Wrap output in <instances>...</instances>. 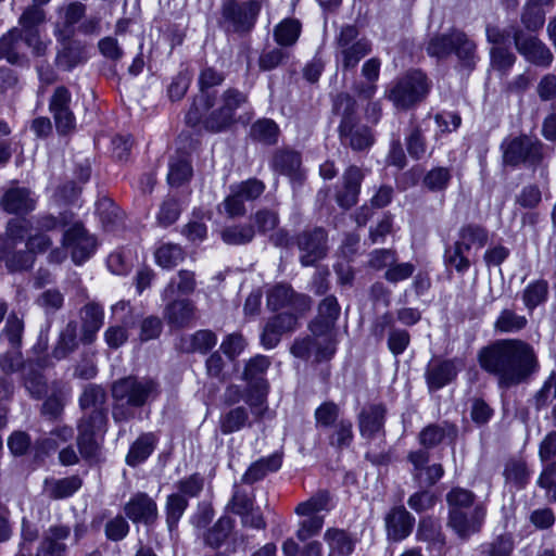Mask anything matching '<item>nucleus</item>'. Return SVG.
<instances>
[{
	"instance_id": "1",
	"label": "nucleus",
	"mask_w": 556,
	"mask_h": 556,
	"mask_svg": "<svg viewBox=\"0 0 556 556\" xmlns=\"http://www.w3.org/2000/svg\"><path fill=\"white\" fill-rule=\"evenodd\" d=\"M480 367L497 379L500 388L526 381L538 371L539 361L531 344L520 339L498 340L480 350Z\"/></svg>"
},
{
	"instance_id": "2",
	"label": "nucleus",
	"mask_w": 556,
	"mask_h": 556,
	"mask_svg": "<svg viewBox=\"0 0 556 556\" xmlns=\"http://www.w3.org/2000/svg\"><path fill=\"white\" fill-rule=\"evenodd\" d=\"M247 101L243 92L229 88L219 98L212 93H199L186 114L190 126L201 124L211 132H220L235 123V114Z\"/></svg>"
},
{
	"instance_id": "3",
	"label": "nucleus",
	"mask_w": 556,
	"mask_h": 556,
	"mask_svg": "<svg viewBox=\"0 0 556 556\" xmlns=\"http://www.w3.org/2000/svg\"><path fill=\"white\" fill-rule=\"evenodd\" d=\"M161 394L157 381L151 378L126 377L112 384L114 401L112 417L115 422H126L135 418V409L155 401Z\"/></svg>"
},
{
	"instance_id": "4",
	"label": "nucleus",
	"mask_w": 556,
	"mask_h": 556,
	"mask_svg": "<svg viewBox=\"0 0 556 556\" xmlns=\"http://www.w3.org/2000/svg\"><path fill=\"white\" fill-rule=\"evenodd\" d=\"M334 112L341 116L339 136L341 142L354 151H363L374 143L371 130L358 123L356 101L349 93H340L333 102Z\"/></svg>"
},
{
	"instance_id": "5",
	"label": "nucleus",
	"mask_w": 556,
	"mask_h": 556,
	"mask_svg": "<svg viewBox=\"0 0 556 556\" xmlns=\"http://www.w3.org/2000/svg\"><path fill=\"white\" fill-rule=\"evenodd\" d=\"M371 51V41L354 25L342 26L334 37V56L343 72L354 70Z\"/></svg>"
},
{
	"instance_id": "6",
	"label": "nucleus",
	"mask_w": 556,
	"mask_h": 556,
	"mask_svg": "<svg viewBox=\"0 0 556 556\" xmlns=\"http://www.w3.org/2000/svg\"><path fill=\"white\" fill-rule=\"evenodd\" d=\"M430 84L420 71H412L394 80L386 91V98L397 110H409L424 101L429 93Z\"/></svg>"
},
{
	"instance_id": "7",
	"label": "nucleus",
	"mask_w": 556,
	"mask_h": 556,
	"mask_svg": "<svg viewBox=\"0 0 556 556\" xmlns=\"http://www.w3.org/2000/svg\"><path fill=\"white\" fill-rule=\"evenodd\" d=\"M270 365L268 357L256 355L251 358L244 368L243 379L248 382V394L245 402L256 419H262L267 412L264 405L266 402L268 384L264 379V375Z\"/></svg>"
},
{
	"instance_id": "8",
	"label": "nucleus",
	"mask_w": 556,
	"mask_h": 556,
	"mask_svg": "<svg viewBox=\"0 0 556 556\" xmlns=\"http://www.w3.org/2000/svg\"><path fill=\"white\" fill-rule=\"evenodd\" d=\"M106 422L104 412L94 410L78 424L77 445L81 457L87 462H97L100 456V444L96 439L97 432L103 431Z\"/></svg>"
},
{
	"instance_id": "9",
	"label": "nucleus",
	"mask_w": 556,
	"mask_h": 556,
	"mask_svg": "<svg viewBox=\"0 0 556 556\" xmlns=\"http://www.w3.org/2000/svg\"><path fill=\"white\" fill-rule=\"evenodd\" d=\"M22 227L10 223L7 229V237H0V260L5 262L9 271H22L33 267L35 256L27 251H14L17 240H23Z\"/></svg>"
},
{
	"instance_id": "10",
	"label": "nucleus",
	"mask_w": 556,
	"mask_h": 556,
	"mask_svg": "<svg viewBox=\"0 0 556 556\" xmlns=\"http://www.w3.org/2000/svg\"><path fill=\"white\" fill-rule=\"evenodd\" d=\"M264 0L239 2L227 0L222 8L225 22L229 23L236 33H249L255 26Z\"/></svg>"
},
{
	"instance_id": "11",
	"label": "nucleus",
	"mask_w": 556,
	"mask_h": 556,
	"mask_svg": "<svg viewBox=\"0 0 556 556\" xmlns=\"http://www.w3.org/2000/svg\"><path fill=\"white\" fill-rule=\"evenodd\" d=\"M502 147L504 149V162L508 165L520 163L535 165L543 159L542 142L526 135L505 141Z\"/></svg>"
},
{
	"instance_id": "12",
	"label": "nucleus",
	"mask_w": 556,
	"mask_h": 556,
	"mask_svg": "<svg viewBox=\"0 0 556 556\" xmlns=\"http://www.w3.org/2000/svg\"><path fill=\"white\" fill-rule=\"evenodd\" d=\"M300 263L304 267L314 266L328 252V236L325 229L316 227L296 236Z\"/></svg>"
},
{
	"instance_id": "13",
	"label": "nucleus",
	"mask_w": 556,
	"mask_h": 556,
	"mask_svg": "<svg viewBox=\"0 0 556 556\" xmlns=\"http://www.w3.org/2000/svg\"><path fill=\"white\" fill-rule=\"evenodd\" d=\"M72 528L64 523L50 526L42 534V539L35 553H26L25 546L17 556H66L67 541L71 540Z\"/></svg>"
},
{
	"instance_id": "14",
	"label": "nucleus",
	"mask_w": 556,
	"mask_h": 556,
	"mask_svg": "<svg viewBox=\"0 0 556 556\" xmlns=\"http://www.w3.org/2000/svg\"><path fill=\"white\" fill-rule=\"evenodd\" d=\"M45 21L46 12L42 8H38L37 5L26 7L18 17V28L24 35V42L37 56L43 55L47 49L39 34V26L42 25Z\"/></svg>"
},
{
	"instance_id": "15",
	"label": "nucleus",
	"mask_w": 556,
	"mask_h": 556,
	"mask_svg": "<svg viewBox=\"0 0 556 556\" xmlns=\"http://www.w3.org/2000/svg\"><path fill=\"white\" fill-rule=\"evenodd\" d=\"M63 247L71 252L73 262L80 265L94 253L97 240L80 223H75L64 231Z\"/></svg>"
},
{
	"instance_id": "16",
	"label": "nucleus",
	"mask_w": 556,
	"mask_h": 556,
	"mask_svg": "<svg viewBox=\"0 0 556 556\" xmlns=\"http://www.w3.org/2000/svg\"><path fill=\"white\" fill-rule=\"evenodd\" d=\"M514 42L517 51L528 62L540 67H548L552 64L554 60L552 51L536 37L526 35L518 29L514 33Z\"/></svg>"
},
{
	"instance_id": "17",
	"label": "nucleus",
	"mask_w": 556,
	"mask_h": 556,
	"mask_svg": "<svg viewBox=\"0 0 556 556\" xmlns=\"http://www.w3.org/2000/svg\"><path fill=\"white\" fill-rule=\"evenodd\" d=\"M72 96L67 88H55L49 102V110L60 134H67L76 126V118L71 109Z\"/></svg>"
},
{
	"instance_id": "18",
	"label": "nucleus",
	"mask_w": 556,
	"mask_h": 556,
	"mask_svg": "<svg viewBox=\"0 0 556 556\" xmlns=\"http://www.w3.org/2000/svg\"><path fill=\"white\" fill-rule=\"evenodd\" d=\"M336 351V344L332 337H316L295 340L291 346V353L295 357L308 358L315 355L317 361L330 358Z\"/></svg>"
},
{
	"instance_id": "19",
	"label": "nucleus",
	"mask_w": 556,
	"mask_h": 556,
	"mask_svg": "<svg viewBox=\"0 0 556 556\" xmlns=\"http://www.w3.org/2000/svg\"><path fill=\"white\" fill-rule=\"evenodd\" d=\"M485 517V509L483 506H476L470 513L459 508L450 509V527L462 539H467L471 534L477 533Z\"/></svg>"
},
{
	"instance_id": "20",
	"label": "nucleus",
	"mask_w": 556,
	"mask_h": 556,
	"mask_svg": "<svg viewBox=\"0 0 556 556\" xmlns=\"http://www.w3.org/2000/svg\"><path fill=\"white\" fill-rule=\"evenodd\" d=\"M124 511L132 522L146 526L154 523L159 515L155 501L143 492L134 494L125 504Z\"/></svg>"
},
{
	"instance_id": "21",
	"label": "nucleus",
	"mask_w": 556,
	"mask_h": 556,
	"mask_svg": "<svg viewBox=\"0 0 556 556\" xmlns=\"http://www.w3.org/2000/svg\"><path fill=\"white\" fill-rule=\"evenodd\" d=\"M341 308L334 295H328L318 305V314L311 323L309 329L316 337H332L331 331L340 315Z\"/></svg>"
},
{
	"instance_id": "22",
	"label": "nucleus",
	"mask_w": 556,
	"mask_h": 556,
	"mask_svg": "<svg viewBox=\"0 0 556 556\" xmlns=\"http://www.w3.org/2000/svg\"><path fill=\"white\" fill-rule=\"evenodd\" d=\"M407 459L413 465V477L418 482L425 481L427 485H433L444 473L441 464L426 466L429 462V453L425 450L410 452Z\"/></svg>"
},
{
	"instance_id": "23",
	"label": "nucleus",
	"mask_w": 556,
	"mask_h": 556,
	"mask_svg": "<svg viewBox=\"0 0 556 556\" xmlns=\"http://www.w3.org/2000/svg\"><path fill=\"white\" fill-rule=\"evenodd\" d=\"M298 317L293 314L282 313L270 318L264 327L261 336L262 344L266 349L275 348L280 337L296 327Z\"/></svg>"
},
{
	"instance_id": "24",
	"label": "nucleus",
	"mask_w": 556,
	"mask_h": 556,
	"mask_svg": "<svg viewBox=\"0 0 556 556\" xmlns=\"http://www.w3.org/2000/svg\"><path fill=\"white\" fill-rule=\"evenodd\" d=\"M462 70L471 72L479 60L477 43L466 33L454 29L453 51Z\"/></svg>"
},
{
	"instance_id": "25",
	"label": "nucleus",
	"mask_w": 556,
	"mask_h": 556,
	"mask_svg": "<svg viewBox=\"0 0 556 556\" xmlns=\"http://www.w3.org/2000/svg\"><path fill=\"white\" fill-rule=\"evenodd\" d=\"M414 523L415 518L403 506L392 508L386 516L388 536L393 541H401L407 538L413 530Z\"/></svg>"
},
{
	"instance_id": "26",
	"label": "nucleus",
	"mask_w": 556,
	"mask_h": 556,
	"mask_svg": "<svg viewBox=\"0 0 556 556\" xmlns=\"http://www.w3.org/2000/svg\"><path fill=\"white\" fill-rule=\"evenodd\" d=\"M458 374V362L444 359L432 363L426 370V380L430 390H439L452 382Z\"/></svg>"
},
{
	"instance_id": "27",
	"label": "nucleus",
	"mask_w": 556,
	"mask_h": 556,
	"mask_svg": "<svg viewBox=\"0 0 556 556\" xmlns=\"http://www.w3.org/2000/svg\"><path fill=\"white\" fill-rule=\"evenodd\" d=\"M386 407L382 404H371L363 408L358 415V427L362 437L371 439L383 431Z\"/></svg>"
},
{
	"instance_id": "28",
	"label": "nucleus",
	"mask_w": 556,
	"mask_h": 556,
	"mask_svg": "<svg viewBox=\"0 0 556 556\" xmlns=\"http://www.w3.org/2000/svg\"><path fill=\"white\" fill-rule=\"evenodd\" d=\"M0 205L10 214H26L35 208L36 201L28 189L13 187L5 191Z\"/></svg>"
},
{
	"instance_id": "29",
	"label": "nucleus",
	"mask_w": 556,
	"mask_h": 556,
	"mask_svg": "<svg viewBox=\"0 0 556 556\" xmlns=\"http://www.w3.org/2000/svg\"><path fill=\"white\" fill-rule=\"evenodd\" d=\"M195 314V306L188 299L172 300L164 309V318L168 325L177 328L189 325Z\"/></svg>"
},
{
	"instance_id": "30",
	"label": "nucleus",
	"mask_w": 556,
	"mask_h": 556,
	"mask_svg": "<svg viewBox=\"0 0 556 556\" xmlns=\"http://www.w3.org/2000/svg\"><path fill=\"white\" fill-rule=\"evenodd\" d=\"M381 61L378 58H370L362 65V76L366 79L365 83H356L353 86L354 92L362 99L369 100L374 98L377 92V80L380 75Z\"/></svg>"
},
{
	"instance_id": "31",
	"label": "nucleus",
	"mask_w": 556,
	"mask_h": 556,
	"mask_svg": "<svg viewBox=\"0 0 556 556\" xmlns=\"http://www.w3.org/2000/svg\"><path fill=\"white\" fill-rule=\"evenodd\" d=\"M81 338L85 344L93 342L103 325L104 313L100 305L88 303L81 309Z\"/></svg>"
},
{
	"instance_id": "32",
	"label": "nucleus",
	"mask_w": 556,
	"mask_h": 556,
	"mask_svg": "<svg viewBox=\"0 0 556 556\" xmlns=\"http://www.w3.org/2000/svg\"><path fill=\"white\" fill-rule=\"evenodd\" d=\"M24 35L18 27H13L0 38V60L16 64L25 56L23 52Z\"/></svg>"
},
{
	"instance_id": "33",
	"label": "nucleus",
	"mask_w": 556,
	"mask_h": 556,
	"mask_svg": "<svg viewBox=\"0 0 556 556\" xmlns=\"http://www.w3.org/2000/svg\"><path fill=\"white\" fill-rule=\"evenodd\" d=\"M83 481L78 476L65 477L62 479H46L43 493L52 500H63L72 496L81 488Z\"/></svg>"
},
{
	"instance_id": "34",
	"label": "nucleus",
	"mask_w": 556,
	"mask_h": 556,
	"mask_svg": "<svg viewBox=\"0 0 556 556\" xmlns=\"http://www.w3.org/2000/svg\"><path fill=\"white\" fill-rule=\"evenodd\" d=\"M324 540L329 548L328 556H348L352 554L355 547V540L352 535L338 528L327 529Z\"/></svg>"
},
{
	"instance_id": "35",
	"label": "nucleus",
	"mask_w": 556,
	"mask_h": 556,
	"mask_svg": "<svg viewBox=\"0 0 556 556\" xmlns=\"http://www.w3.org/2000/svg\"><path fill=\"white\" fill-rule=\"evenodd\" d=\"M489 240L488 230L478 224H466L458 230V239L455 241L467 252L472 249H482Z\"/></svg>"
},
{
	"instance_id": "36",
	"label": "nucleus",
	"mask_w": 556,
	"mask_h": 556,
	"mask_svg": "<svg viewBox=\"0 0 556 556\" xmlns=\"http://www.w3.org/2000/svg\"><path fill=\"white\" fill-rule=\"evenodd\" d=\"M157 440V437L153 432L140 434L131 444L126 456V463L135 467L144 462L154 451Z\"/></svg>"
},
{
	"instance_id": "37",
	"label": "nucleus",
	"mask_w": 556,
	"mask_h": 556,
	"mask_svg": "<svg viewBox=\"0 0 556 556\" xmlns=\"http://www.w3.org/2000/svg\"><path fill=\"white\" fill-rule=\"evenodd\" d=\"M281 455L275 453L253 463L242 476V482L253 484L262 480L268 472L277 471L281 467Z\"/></svg>"
},
{
	"instance_id": "38",
	"label": "nucleus",
	"mask_w": 556,
	"mask_h": 556,
	"mask_svg": "<svg viewBox=\"0 0 556 556\" xmlns=\"http://www.w3.org/2000/svg\"><path fill=\"white\" fill-rule=\"evenodd\" d=\"M528 326L525 315H519L513 308H503L496 317L493 328L500 333H517Z\"/></svg>"
},
{
	"instance_id": "39",
	"label": "nucleus",
	"mask_w": 556,
	"mask_h": 556,
	"mask_svg": "<svg viewBox=\"0 0 556 556\" xmlns=\"http://www.w3.org/2000/svg\"><path fill=\"white\" fill-rule=\"evenodd\" d=\"M235 529V520L228 516H222L207 531L204 533V543L212 547H220Z\"/></svg>"
},
{
	"instance_id": "40",
	"label": "nucleus",
	"mask_w": 556,
	"mask_h": 556,
	"mask_svg": "<svg viewBox=\"0 0 556 556\" xmlns=\"http://www.w3.org/2000/svg\"><path fill=\"white\" fill-rule=\"evenodd\" d=\"M195 286L197 281L194 273L181 269L178 271L176 278L170 279L163 290L162 296L164 300H172L176 293L188 295L195 290Z\"/></svg>"
},
{
	"instance_id": "41",
	"label": "nucleus",
	"mask_w": 556,
	"mask_h": 556,
	"mask_svg": "<svg viewBox=\"0 0 556 556\" xmlns=\"http://www.w3.org/2000/svg\"><path fill=\"white\" fill-rule=\"evenodd\" d=\"M24 386L30 396L40 399L48 392L47 381L40 372L39 366L27 363L23 366Z\"/></svg>"
},
{
	"instance_id": "42",
	"label": "nucleus",
	"mask_w": 556,
	"mask_h": 556,
	"mask_svg": "<svg viewBox=\"0 0 556 556\" xmlns=\"http://www.w3.org/2000/svg\"><path fill=\"white\" fill-rule=\"evenodd\" d=\"M331 496L327 491H318L307 501L295 507L299 516H321L320 513H328L331 509Z\"/></svg>"
},
{
	"instance_id": "43",
	"label": "nucleus",
	"mask_w": 556,
	"mask_h": 556,
	"mask_svg": "<svg viewBox=\"0 0 556 556\" xmlns=\"http://www.w3.org/2000/svg\"><path fill=\"white\" fill-rule=\"evenodd\" d=\"M249 421V413L245 407L238 406L223 413L219 417V429L224 434H230L241 430Z\"/></svg>"
},
{
	"instance_id": "44",
	"label": "nucleus",
	"mask_w": 556,
	"mask_h": 556,
	"mask_svg": "<svg viewBox=\"0 0 556 556\" xmlns=\"http://www.w3.org/2000/svg\"><path fill=\"white\" fill-rule=\"evenodd\" d=\"M548 298V282L538 279L530 282L522 291V302L531 313L535 307L546 302Z\"/></svg>"
},
{
	"instance_id": "45",
	"label": "nucleus",
	"mask_w": 556,
	"mask_h": 556,
	"mask_svg": "<svg viewBox=\"0 0 556 556\" xmlns=\"http://www.w3.org/2000/svg\"><path fill=\"white\" fill-rule=\"evenodd\" d=\"M454 29H450L448 33L445 34H435L430 37L426 51L427 53L439 60L446 59L452 54L453 43H454Z\"/></svg>"
},
{
	"instance_id": "46",
	"label": "nucleus",
	"mask_w": 556,
	"mask_h": 556,
	"mask_svg": "<svg viewBox=\"0 0 556 556\" xmlns=\"http://www.w3.org/2000/svg\"><path fill=\"white\" fill-rule=\"evenodd\" d=\"M271 166L280 174L294 177L301 166V156L294 151H277L273 157Z\"/></svg>"
},
{
	"instance_id": "47",
	"label": "nucleus",
	"mask_w": 556,
	"mask_h": 556,
	"mask_svg": "<svg viewBox=\"0 0 556 556\" xmlns=\"http://www.w3.org/2000/svg\"><path fill=\"white\" fill-rule=\"evenodd\" d=\"M300 34L301 23L295 18H285L274 28L276 42L283 47L294 45Z\"/></svg>"
},
{
	"instance_id": "48",
	"label": "nucleus",
	"mask_w": 556,
	"mask_h": 556,
	"mask_svg": "<svg viewBox=\"0 0 556 556\" xmlns=\"http://www.w3.org/2000/svg\"><path fill=\"white\" fill-rule=\"evenodd\" d=\"M156 263L165 269L177 266L185 258V251L176 243H162L154 253Z\"/></svg>"
},
{
	"instance_id": "49",
	"label": "nucleus",
	"mask_w": 556,
	"mask_h": 556,
	"mask_svg": "<svg viewBox=\"0 0 556 556\" xmlns=\"http://www.w3.org/2000/svg\"><path fill=\"white\" fill-rule=\"evenodd\" d=\"M417 539L429 543L433 547H442L444 536L441 532L440 522L429 517L422 518L418 525Z\"/></svg>"
},
{
	"instance_id": "50",
	"label": "nucleus",
	"mask_w": 556,
	"mask_h": 556,
	"mask_svg": "<svg viewBox=\"0 0 556 556\" xmlns=\"http://www.w3.org/2000/svg\"><path fill=\"white\" fill-rule=\"evenodd\" d=\"M191 176L192 167L187 156L179 155L170 160L167 175V180L170 186L179 187L187 182Z\"/></svg>"
},
{
	"instance_id": "51",
	"label": "nucleus",
	"mask_w": 556,
	"mask_h": 556,
	"mask_svg": "<svg viewBox=\"0 0 556 556\" xmlns=\"http://www.w3.org/2000/svg\"><path fill=\"white\" fill-rule=\"evenodd\" d=\"M77 346V325L76 323L71 321L61 332L60 339L53 349L52 355L56 359L65 358L70 353L74 352Z\"/></svg>"
},
{
	"instance_id": "52",
	"label": "nucleus",
	"mask_w": 556,
	"mask_h": 556,
	"mask_svg": "<svg viewBox=\"0 0 556 556\" xmlns=\"http://www.w3.org/2000/svg\"><path fill=\"white\" fill-rule=\"evenodd\" d=\"M254 236V226L249 224L228 226L220 232L223 241L230 245L247 244L253 240Z\"/></svg>"
},
{
	"instance_id": "53",
	"label": "nucleus",
	"mask_w": 556,
	"mask_h": 556,
	"mask_svg": "<svg viewBox=\"0 0 556 556\" xmlns=\"http://www.w3.org/2000/svg\"><path fill=\"white\" fill-rule=\"evenodd\" d=\"M251 137L264 144H275L278 141V125L269 118L258 119L251 126Z\"/></svg>"
},
{
	"instance_id": "54",
	"label": "nucleus",
	"mask_w": 556,
	"mask_h": 556,
	"mask_svg": "<svg viewBox=\"0 0 556 556\" xmlns=\"http://www.w3.org/2000/svg\"><path fill=\"white\" fill-rule=\"evenodd\" d=\"M466 253L468 252L457 242L447 247L444 252V263L446 267L454 268L458 274L464 275L471 266V261Z\"/></svg>"
},
{
	"instance_id": "55",
	"label": "nucleus",
	"mask_w": 556,
	"mask_h": 556,
	"mask_svg": "<svg viewBox=\"0 0 556 556\" xmlns=\"http://www.w3.org/2000/svg\"><path fill=\"white\" fill-rule=\"evenodd\" d=\"M455 427L447 424L444 426L429 425L420 431L418 439L424 447L432 448L440 444L445 435L455 434Z\"/></svg>"
},
{
	"instance_id": "56",
	"label": "nucleus",
	"mask_w": 556,
	"mask_h": 556,
	"mask_svg": "<svg viewBox=\"0 0 556 556\" xmlns=\"http://www.w3.org/2000/svg\"><path fill=\"white\" fill-rule=\"evenodd\" d=\"M452 179V173L448 167L438 166L431 168L422 178V185L432 192L444 191Z\"/></svg>"
},
{
	"instance_id": "57",
	"label": "nucleus",
	"mask_w": 556,
	"mask_h": 556,
	"mask_svg": "<svg viewBox=\"0 0 556 556\" xmlns=\"http://www.w3.org/2000/svg\"><path fill=\"white\" fill-rule=\"evenodd\" d=\"M97 212L101 223L108 229L114 228L123 219L119 207L110 199L99 200L97 203Z\"/></svg>"
},
{
	"instance_id": "58",
	"label": "nucleus",
	"mask_w": 556,
	"mask_h": 556,
	"mask_svg": "<svg viewBox=\"0 0 556 556\" xmlns=\"http://www.w3.org/2000/svg\"><path fill=\"white\" fill-rule=\"evenodd\" d=\"M506 481L514 483L518 488H523L529 479L530 471L522 459H509L504 469Z\"/></svg>"
},
{
	"instance_id": "59",
	"label": "nucleus",
	"mask_w": 556,
	"mask_h": 556,
	"mask_svg": "<svg viewBox=\"0 0 556 556\" xmlns=\"http://www.w3.org/2000/svg\"><path fill=\"white\" fill-rule=\"evenodd\" d=\"M105 391L100 386L89 384L85 388L84 392L79 397V404L83 409L93 408L94 410H101L102 405L105 402Z\"/></svg>"
},
{
	"instance_id": "60",
	"label": "nucleus",
	"mask_w": 556,
	"mask_h": 556,
	"mask_svg": "<svg viewBox=\"0 0 556 556\" xmlns=\"http://www.w3.org/2000/svg\"><path fill=\"white\" fill-rule=\"evenodd\" d=\"M188 507V500L181 494H172L166 502V522L172 531Z\"/></svg>"
},
{
	"instance_id": "61",
	"label": "nucleus",
	"mask_w": 556,
	"mask_h": 556,
	"mask_svg": "<svg viewBox=\"0 0 556 556\" xmlns=\"http://www.w3.org/2000/svg\"><path fill=\"white\" fill-rule=\"evenodd\" d=\"M330 435V444L338 448L348 447L353 441V425L348 419L339 420Z\"/></svg>"
},
{
	"instance_id": "62",
	"label": "nucleus",
	"mask_w": 556,
	"mask_h": 556,
	"mask_svg": "<svg viewBox=\"0 0 556 556\" xmlns=\"http://www.w3.org/2000/svg\"><path fill=\"white\" fill-rule=\"evenodd\" d=\"M64 296L58 289H48L39 294L36 304L45 311L47 315L54 314L63 306Z\"/></svg>"
},
{
	"instance_id": "63",
	"label": "nucleus",
	"mask_w": 556,
	"mask_h": 556,
	"mask_svg": "<svg viewBox=\"0 0 556 556\" xmlns=\"http://www.w3.org/2000/svg\"><path fill=\"white\" fill-rule=\"evenodd\" d=\"M545 21V12L541 7L534 5L527 1L521 14V22L529 30L540 29Z\"/></svg>"
},
{
	"instance_id": "64",
	"label": "nucleus",
	"mask_w": 556,
	"mask_h": 556,
	"mask_svg": "<svg viewBox=\"0 0 556 556\" xmlns=\"http://www.w3.org/2000/svg\"><path fill=\"white\" fill-rule=\"evenodd\" d=\"M253 220L257 231L265 235L277 228L279 225V215L274 210L262 208L254 214Z\"/></svg>"
}]
</instances>
